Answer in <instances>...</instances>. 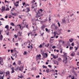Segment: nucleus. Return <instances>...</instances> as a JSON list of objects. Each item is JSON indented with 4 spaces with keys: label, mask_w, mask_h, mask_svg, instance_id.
Here are the masks:
<instances>
[{
    "label": "nucleus",
    "mask_w": 79,
    "mask_h": 79,
    "mask_svg": "<svg viewBox=\"0 0 79 79\" xmlns=\"http://www.w3.org/2000/svg\"><path fill=\"white\" fill-rule=\"evenodd\" d=\"M42 13L40 12L39 10L38 11V12H36V15L35 17L38 18L41 16H43V15L42 14Z\"/></svg>",
    "instance_id": "1"
},
{
    "label": "nucleus",
    "mask_w": 79,
    "mask_h": 79,
    "mask_svg": "<svg viewBox=\"0 0 79 79\" xmlns=\"http://www.w3.org/2000/svg\"><path fill=\"white\" fill-rule=\"evenodd\" d=\"M53 26H54V27H55V30H57V29H58V27L55 26V25L54 23H53L51 25V27H52V28H53Z\"/></svg>",
    "instance_id": "2"
},
{
    "label": "nucleus",
    "mask_w": 79,
    "mask_h": 79,
    "mask_svg": "<svg viewBox=\"0 0 79 79\" xmlns=\"http://www.w3.org/2000/svg\"><path fill=\"white\" fill-rule=\"evenodd\" d=\"M64 54V56L65 57V61H67V60H68V58H67L68 55H67V53H65V52H64L63 53Z\"/></svg>",
    "instance_id": "3"
},
{
    "label": "nucleus",
    "mask_w": 79,
    "mask_h": 79,
    "mask_svg": "<svg viewBox=\"0 0 79 79\" xmlns=\"http://www.w3.org/2000/svg\"><path fill=\"white\" fill-rule=\"evenodd\" d=\"M26 26V24H24V22H23V23L21 24V26L22 27V28H24L25 27V26Z\"/></svg>",
    "instance_id": "4"
},
{
    "label": "nucleus",
    "mask_w": 79,
    "mask_h": 79,
    "mask_svg": "<svg viewBox=\"0 0 79 79\" xmlns=\"http://www.w3.org/2000/svg\"><path fill=\"white\" fill-rule=\"evenodd\" d=\"M17 35L19 37H22V32H20V31H18L17 33Z\"/></svg>",
    "instance_id": "5"
},
{
    "label": "nucleus",
    "mask_w": 79,
    "mask_h": 79,
    "mask_svg": "<svg viewBox=\"0 0 79 79\" xmlns=\"http://www.w3.org/2000/svg\"><path fill=\"white\" fill-rule=\"evenodd\" d=\"M6 74L7 75H8V76H9V77H10H10H11L10 76V72L9 71H7V72H6Z\"/></svg>",
    "instance_id": "6"
},
{
    "label": "nucleus",
    "mask_w": 79,
    "mask_h": 79,
    "mask_svg": "<svg viewBox=\"0 0 79 79\" xmlns=\"http://www.w3.org/2000/svg\"><path fill=\"white\" fill-rule=\"evenodd\" d=\"M46 56V57H45V56ZM43 58H46V57H47L48 56V55L47 53H43Z\"/></svg>",
    "instance_id": "7"
},
{
    "label": "nucleus",
    "mask_w": 79,
    "mask_h": 79,
    "mask_svg": "<svg viewBox=\"0 0 79 79\" xmlns=\"http://www.w3.org/2000/svg\"><path fill=\"white\" fill-rule=\"evenodd\" d=\"M27 11L26 12V13H29L30 11V8H27L26 9Z\"/></svg>",
    "instance_id": "8"
},
{
    "label": "nucleus",
    "mask_w": 79,
    "mask_h": 79,
    "mask_svg": "<svg viewBox=\"0 0 79 79\" xmlns=\"http://www.w3.org/2000/svg\"><path fill=\"white\" fill-rule=\"evenodd\" d=\"M24 67L23 66H20L19 67V71H22V70H23V67Z\"/></svg>",
    "instance_id": "9"
},
{
    "label": "nucleus",
    "mask_w": 79,
    "mask_h": 79,
    "mask_svg": "<svg viewBox=\"0 0 79 79\" xmlns=\"http://www.w3.org/2000/svg\"><path fill=\"white\" fill-rule=\"evenodd\" d=\"M2 62H3V59H2V57H0V64H1L2 66H3V64H2Z\"/></svg>",
    "instance_id": "10"
},
{
    "label": "nucleus",
    "mask_w": 79,
    "mask_h": 79,
    "mask_svg": "<svg viewBox=\"0 0 79 79\" xmlns=\"http://www.w3.org/2000/svg\"><path fill=\"white\" fill-rule=\"evenodd\" d=\"M41 28V30H44V28H45V26H44V25H42Z\"/></svg>",
    "instance_id": "11"
},
{
    "label": "nucleus",
    "mask_w": 79,
    "mask_h": 79,
    "mask_svg": "<svg viewBox=\"0 0 79 79\" xmlns=\"http://www.w3.org/2000/svg\"><path fill=\"white\" fill-rule=\"evenodd\" d=\"M3 35H1L0 37V40H1V41H2V40H3Z\"/></svg>",
    "instance_id": "12"
},
{
    "label": "nucleus",
    "mask_w": 79,
    "mask_h": 79,
    "mask_svg": "<svg viewBox=\"0 0 79 79\" xmlns=\"http://www.w3.org/2000/svg\"><path fill=\"white\" fill-rule=\"evenodd\" d=\"M53 58H54V59H56V58H58V56H53Z\"/></svg>",
    "instance_id": "13"
},
{
    "label": "nucleus",
    "mask_w": 79,
    "mask_h": 79,
    "mask_svg": "<svg viewBox=\"0 0 79 79\" xmlns=\"http://www.w3.org/2000/svg\"><path fill=\"white\" fill-rule=\"evenodd\" d=\"M62 22L63 23H64V24L66 23V20L65 19H63L62 20Z\"/></svg>",
    "instance_id": "14"
},
{
    "label": "nucleus",
    "mask_w": 79,
    "mask_h": 79,
    "mask_svg": "<svg viewBox=\"0 0 79 79\" xmlns=\"http://www.w3.org/2000/svg\"><path fill=\"white\" fill-rule=\"evenodd\" d=\"M21 64V61L20 60L18 61V64L20 65Z\"/></svg>",
    "instance_id": "15"
},
{
    "label": "nucleus",
    "mask_w": 79,
    "mask_h": 79,
    "mask_svg": "<svg viewBox=\"0 0 79 79\" xmlns=\"http://www.w3.org/2000/svg\"><path fill=\"white\" fill-rule=\"evenodd\" d=\"M46 72L47 73H48L50 72V71H49V69H47L46 70Z\"/></svg>",
    "instance_id": "16"
},
{
    "label": "nucleus",
    "mask_w": 79,
    "mask_h": 79,
    "mask_svg": "<svg viewBox=\"0 0 79 79\" xmlns=\"http://www.w3.org/2000/svg\"><path fill=\"white\" fill-rule=\"evenodd\" d=\"M11 15H12V16H16V14L15 13L14 14L13 13V12H11Z\"/></svg>",
    "instance_id": "17"
},
{
    "label": "nucleus",
    "mask_w": 79,
    "mask_h": 79,
    "mask_svg": "<svg viewBox=\"0 0 79 79\" xmlns=\"http://www.w3.org/2000/svg\"><path fill=\"white\" fill-rule=\"evenodd\" d=\"M28 26H29V24H27L26 25H25V27H26V28H27V29H29V27H28Z\"/></svg>",
    "instance_id": "18"
},
{
    "label": "nucleus",
    "mask_w": 79,
    "mask_h": 79,
    "mask_svg": "<svg viewBox=\"0 0 79 79\" xmlns=\"http://www.w3.org/2000/svg\"><path fill=\"white\" fill-rule=\"evenodd\" d=\"M58 61H61V58H59L57 60Z\"/></svg>",
    "instance_id": "19"
},
{
    "label": "nucleus",
    "mask_w": 79,
    "mask_h": 79,
    "mask_svg": "<svg viewBox=\"0 0 79 79\" xmlns=\"http://www.w3.org/2000/svg\"><path fill=\"white\" fill-rule=\"evenodd\" d=\"M10 25L12 26H15V24H14V23H13V22H11L10 23Z\"/></svg>",
    "instance_id": "20"
},
{
    "label": "nucleus",
    "mask_w": 79,
    "mask_h": 79,
    "mask_svg": "<svg viewBox=\"0 0 79 79\" xmlns=\"http://www.w3.org/2000/svg\"><path fill=\"white\" fill-rule=\"evenodd\" d=\"M38 11H39L40 12L42 13L43 12V10L42 9H40V10H38Z\"/></svg>",
    "instance_id": "21"
},
{
    "label": "nucleus",
    "mask_w": 79,
    "mask_h": 79,
    "mask_svg": "<svg viewBox=\"0 0 79 79\" xmlns=\"http://www.w3.org/2000/svg\"><path fill=\"white\" fill-rule=\"evenodd\" d=\"M2 10H3L4 11H5V10H5V6H4L3 7V8H2Z\"/></svg>",
    "instance_id": "22"
},
{
    "label": "nucleus",
    "mask_w": 79,
    "mask_h": 79,
    "mask_svg": "<svg viewBox=\"0 0 79 79\" xmlns=\"http://www.w3.org/2000/svg\"><path fill=\"white\" fill-rule=\"evenodd\" d=\"M8 27H9V26L8 25H6L5 27V28H6L7 29H8Z\"/></svg>",
    "instance_id": "23"
},
{
    "label": "nucleus",
    "mask_w": 79,
    "mask_h": 79,
    "mask_svg": "<svg viewBox=\"0 0 79 79\" xmlns=\"http://www.w3.org/2000/svg\"><path fill=\"white\" fill-rule=\"evenodd\" d=\"M73 46H70L69 48L70 50H73Z\"/></svg>",
    "instance_id": "24"
},
{
    "label": "nucleus",
    "mask_w": 79,
    "mask_h": 79,
    "mask_svg": "<svg viewBox=\"0 0 79 79\" xmlns=\"http://www.w3.org/2000/svg\"><path fill=\"white\" fill-rule=\"evenodd\" d=\"M42 67H43V69H44V68H47V66H44V65H43L42 66Z\"/></svg>",
    "instance_id": "25"
},
{
    "label": "nucleus",
    "mask_w": 79,
    "mask_h": 79,
    "mask_svg": "<svg viewBox=\"0 0 79 79\" xmlns=\"http://www.w3.org/2000/svg\"><path fill=\"white\" fill-rule=\"evenodd\" d=\"M71 56H74V53H72Z\"/></svg>",
    "instance_id": "26"
},
{
    "label": "nucleus",
    "mask_w": 79,
    "mask_h": 79,
    "mask_svg": "<svg viewBox=\"0 0 79 79\" xmlns=\"http://www.w3.org/2000/svg\"><path fill=\"white\" fill-rule=\"evenodd\" d=\"M37 56L38 58H40L41 57V55L40 54H39V55H37Z\"/></svg>",
    "instance_id": "27"
},
{
    "label": "nucleus",
    "mask_w": 79,
    "mask_h": 79,
    "mask_svg": "<svg viewBox=\"0 0 79 79\" xmlns=\"http://www.w3.org/2000/svg\"><path fill=\"white\" fill-rule=\"evenodd\" d=\"M49 45H50V44H49V43H48L46 46L47 48H48V46H49Z\"/></svg>",
    "instance_id": "28"
},
{
    "label": "nucleus",
    "mask_w": 79,
    "mask_h": 79,
    "mask_svg": "<svg viewBox=\"0 0 79 79\" xmlns=\"http://www.w3.org/2000/svg\"><path fill=\"white\" fill-rule=\"evenodd\" d=\"M3 74V72H2V71L0 72V74H1V75H2Z\"/></svg>",
    "instance_id": "29"
},
{
    "label": "nucleus",
    "mask_w": 79,
    "mask_h": 79,
    "mask_svg": "<svg viewBox=\"0 0 79 79\" xmlns=\"http://www.w3.org/2000/svg\"><path fill=\"white\" fill-rule=\"evenodd\" d=\"M27 53L26 52L24 51V53H23V55H27Z\"/></svg>",
    "instance_id": "30"
},
{
    "label": "nucleus",
    "mask_w": 79,
    "mask_h": 79,
    "mask_svg": "<svg viewBox=\"0 0 79 79\" xmlns=\"http://www.w3.org/2000/svg\"><path fill=\"white\" fill-rule=\"evenodd\" d=\"M9 10H10V8H7L6 9V11H9Z\"/></svg>",
    "instance_id": "31"
},
{
    "label": "nucleus",
    "mask_w": 79,
    "mask_h": 79,
    "mask_svg": "<svg viewBox=\"0 0 79 79\" xmlns=\"http://www.w3.org/2000/svg\"><path fill=\"white\" fill-rule=\"evenodd\" d=\"M0 79H3V77H2L1 75L0 76Z\"/></svg>",
    "instance_id": "32"
},
{
    "label": "nucleus",
    "mask_w": 79,
    "mask_h": 79,
    "mask_svg": "<svg viewBox=\"0 0 79 79\" xmlns=\"http://www.w3.org/2000/svg\"><path fill=\"white\" fill-rule=\"evenodd\" d=\"M15 73V70H12L11 73Z\"/></svg>",
    "instance_id": "33"
},
{
    "label": "nucleus",
    "mask_w": 79,
    "mask_h": 79,
    "mask_svg": "<svg viewBox=\"0 0 79 79\" xmlns=\"http://www.w3.org/2000/svg\"><path fill=\"white\" fill-rule=\"evenodd\" d=\"M19 69V66H17V67L16 68V70H18Z\"/></svg>",
    "instance_id": "34"
},
{
    "label": "nucleus",
    "mask_w": 79,
    "mask_h": 79,
    "mask_svg": "<svg viewBox=\"0 0 79 79\" xmlns=\"http://www.w3.org/2000/svg\"><path fill=\"white\" fill-rule=\"evenodd\" d=\"M14 4L15 5V6H17V7L18 6V5H19L18 4H16V3H15V4Z\"/></svg>",
    "instance_id": "35"
},
{
    "label": "nucleus",
    "mask_w": 79,
    "mask_h": 79,
    "mask_svg": "<svg viewBox=\"0 0 79 79\" xmlns=\"http://www.w3.org/2000/svg\"><path fill=\"white\" fill-rule=\"evenodd\" d=\"M38 77H40V76L38 75L37 76H36V78H38Z\"/></svg>",
    "instance_id": "36"
},
{
    "label": "nucleus",
    "mask_w": 79,
    "mask_h": 79,
    "mask_svg": "<svg viewBox=\"0 0 79 79\" xmlns=\"http://www.w3.org/2000/svg\"><path fill=\"white\" fill-rule=\"evenodd\" d=\"M14 56L15 57H16L17 56V54L16 53H15V54L14 55Z\"/></svg>",
    "instance_id": "37"
},
{
    "label": "nucleus",
    "mask_w": 79,
    "mask_h": 79,
    "mask_svg": "<svg viewBox=\"0 0 79 79\" xmlns=\"http://www.w3.org/2000/svg\"><path fill=\"white\" fill-rule=\"evenodd\" d=\"M58 24L59 27H60V23L58 22Z\"/></svg>",
    "instance_id": "38"
},
{
    "label": "nucleus",
    "mask_w": 79,
    "mask_h": 79,
    "mask_svg": "<svg viewBox=\"0 0 79 79\" xmlns=\"http://www.w3.org/2000/svg\"><path fill=\"white\" fill-rule=\"evenodd\" d=\"M39 47H40V48H42V44H40Z\"/></svg>",
    "instance_id": "39"
},
{
    "label": "nucleus",
    "mask_w": 79,
    "mask_h": 79,
    "mask_svg": "<svg viewBox=\"0 0 79 79\" xmlns=\"http://www.w3.org/2000/svg\"><path fill=\"white\" fill-rule=\"evenodd\" d=\"M53 40H54V39H50V41L51 42V41H53Z\"/></svg>",
    "instance_id": "40"
},
{
    "label": "nucleus",
    "mask_w": 79,
    "mask_h": 79,
    "mask_svg": "<svg viewBox=\"0 0 79 79\" xmlns=\"http://www.w3.org/2000/svg\"><path fill=\"white\" fill-rule=\"evenodd\" d=\"M25 4H26V3L23 2V6H24V5H25Z\"/></svg>",
    "instance_id": "41"
},
{
    "label": "nucleus",
    "mask_w": 79,
    "mask_h": 79,
    "mask_svg": "<svg viewBox=\"0 0 79 79\" xmlns=\"http://www.w3.org/2000/svg\"><path fill=\"white\" fill-rule=\"evenodd\" d=\"M47 32L48 33H49V32H50V29H49L47 31Z\"/></svg>",
    "instance_id": "42"
},
{
    "label": "nucleus",
    "mask_w": 79,
    "mask_h": 79,
    "mask_svg": "<svg viewBox=\"0 0 79 79\" xmlns=\"http://www.w3.org/2000/svg\"><path fill=\"white\" fill-rule=\"evenodd\" d=\"M45 29V31H46V32H47V31L48 30V28H46Z\"/></svg>",
    "instance_id": "43"
},
{
    "label": "nucleus",
    "mask_w": 79,
    "mask_h": 79,
    "mask_svg": "<svg viewBox=\"0 0 79 79\" xmlns=\"http://www.w3.org/2000/svg\"><path fill=\"white\" fill-rule=\"evenodd\" d=\"M14 36H15V38H17L18 37V35H14Z\"/></svg>",
    "instance_id": "44"
},
{
    "label": "nucleus",
    "mask_w": 79,
    "mask_h": 79,
    "mask_svg": "<svg viewBox=\"0 0 79 79\" xmlns=\"http://www.w3.org/2000/svg\"><path fill=\"white\" fill-rule=\"evenodd\" d=\"M16 63L15 62H14L13 64V65H16Z\"/></svg>",
    "instance_id": "45"
},
{
    "label": "nucleus",
    "mask_w": 79,
    "mask_h": 79,
    "mask_svg": "<svg viewBox=\"0 0 79 79\" xmlns=\"http://www.w3.org/2000/svg\"><path fill=\"white\" fill-rule=\"evenodd\" d=\"M0 20H2V21H4V19L3 18H2L1 19H0Z\"/></svg>",
    "instance_id": "46"
},
{
    "label": "nucleus",
    "mask_w": 79,
    "mask_h": 79,
    "mask_svg": "<svg viewBox=\"0 0 79 79\" xmlns=\"http://www.w3.org/2000/svg\"><path fill=\"white\" fill-rule=\"evenodd\" d=\"M28 15L29 16H30V17L31 16V14L29 13H28Z\"/></svg>",
    "instance_id": "47"
},
{
    "label": "nucleus",
    "mask_w": 79,
    "mask_h": 79,
    "mask_svg": "<svg viewBox=\"0 0 79 79\" xmlns=\"http://www.w3.org/2000/svg\"><path fill=\"white\" fill-rule=\"evenodd\" d=\"M56 47H55V46H53L52 47V48H53V49L55 48Z\"/></svg>",
    "instance_id": "48"
},
{
    "label": "nucleus",
    "mask_w": 79,
    "mask_h": 79,
    "mask_svg": "<svg viewBox=\"0 0 79 79\" xmlns=\"http://www.w3.org/2000/svg\"><path fill=\"white\" fill-rule=\"evenodd\" d=\"M5 18L7 19L8 18V15H6V16L5 17Z\"/></svg>",
    "instance_id": "49"
},
{
    "label": "nucleus",
    "mask_w": 79,
    "mask_h": 79,
    "mask_svg": "<svg viewBox=\"0 0 79 79\" xmlns=\"http://www.w3.org/2000/svg\"><path fill=\"white\" fill-rule=\"evenodd\" d=\"M9 33H10V32H9V31H8L7 32V33H6L7 35H9Z\"/></svg>",
    "instance_id": "50"
},
{
    "label": "nucleus",
    "mask_w": 79,
    "mask_h": 79,
    "mask_svg": "<svg viewBox=\"0 0 79 79\" xmlns=\"http://www.w3.org/2000/svg\"><path fill=\"white\" fill-rule=\"evenodd\" d=\"M44 34V33H43L42 34H41V36H43V35Z\"/></svg>",
    "instance_id": "51"
},
{
    "label": "nucleus",
    "mask_w": 79,
    "mask_h": 79,
    "mask_svg": "<svg viewBox=\"0 0 79 79\" xmlns=\"http://www.w3.org/2000/svg\"><path fill=\"white\" fill-rule=\"evenodd\" d=\"M11 59L12 60H14V59L13 58V57L12 56H11Z\"/></svg>",
    "instance_id": "52"
},
{
    "label": "nucleus",
    "mask_w": 79,
    "mask_h": 79,
    "mask_svg": "<svg viewBox=\"0 0 79 79\" xmlns=\"http://www.w3.org/2000/svg\"><path fill=\"white\" fill-rule=\"evenodd\" d=\"M53 33L54 35H56V32H54Z\"/></svg>",
    "instance_id": "53"
},
{
    "label": "nucleus",
    "mask_w": 79,
    "mask_h": 79,
    "mask_svg": "<svg viewBox=\"0 0 79 79\" xmlns=\"http://www.w3.org/2000/svg\"><path fill=\"white\" fill-rule=\"evenodd\" d=\"M36 10H37V8H35L34 9V11H36Z\"/></svg>",
    "instance_id": "54"
},
{
    "label": "nucleus",
    "mask_w": 79,
    "mask_h": 79,
    "mask_svg": "<svg viewBox=\"0 0 79 79\" xmlns=\"http://www.w3.org/2000/svg\"><path fill=\"white\" fill-rule=\"evenodd\" d=\"M49 21H51V19H50V17H49L48 18Z\"/></svg>",
    "instance_id": "55"
},
{
    "label": "nucleus",
    "mask_w": 79,
    "mask_h": 79,
    "mask_svg": "<svg viewBox=\"0 0 79 79\" xmlns=\"http://www.w3.org/2000/svg\"><path fill=\"white\" fill-rule=\"evenodd\" d=\"M15 40V39H14V38H13L12 40V41H13V42H14Z\"/></svg>",
    "instance_id": "56"
},
{
    "label": "nucleus",
    "mask_w": 79,
    "mask_h": 79,
    "mask_svg": "<svg viewBox=\"0 0 79 79\" xmlns=\"http://www.w3.org/2000/svg\"><path fill=\"white\" fill-rule=\"evenodd\" d=\"M48 21V19H45V20L44 21V22H47Z\"/></svg>",
    "instance_id": "57"
},
{
    "label": "nucleus",
    "mask_w": 79,
    "mask_h": 79,
    "mask_svg": "<svg viewBox=\"0 0 79 79\" xmlns=\"http://www.w3.org/2000/svg\"><path fill=\"white\" fill-rule=\"evenodd\" d=\"M71 45L72 46H74V43H73L72 44H71Z\"/></svg>",
    "instance_id": "58"
},
{
    "label": "nucleus",
    "mask_w": 79,
    "mask_h": 79,
    "mask_svg": "<svg viewBox=\"0 0 79 79\" xmlns=\"http://www.w3.org/2000/svg\"><path fill=\"white\" fill-rule=\"evenodd\" d=\"M23 78V76H21L19 78H21V79H22V78Z\"/></svg>",
    "instance_id": "59"
},
{
    "label": "nucleus",
    "mask_w": 79,
    "mask_h": 79,
    "mask_svg": "<svg viewBox=\"0 0 79 79\" xmlns=\"http://www.w3.org/2000/svg\"><path fill=\"white\" fill-rule=\"evenodd\" d=\"M15 45H17V46H18V43H15Z\"/></svg>",
    "instance_id": "60"
},
{
    "label": "nucleus",
    "mask_w": 79,
    "mask_h": 79,
    "mask_svg": "<svg viewBox=\"0 0 79 79\" xmlns=\"http://www.w3.org/2000/svg\"><path fill=\"white\" fill-rule=\"evenodd\" d=\"M48 67H49V68H52V65H48Z\"/></svg>",
    "instance_id": "61"
},
{
    "label": "nucleus",
    "mask_w": 79,
    "mask_h": 79,
    "mask_svg": "<svg viewBox=\"0 0 79 79\" xmlns=\"http://www.w3.org/2000/svg\"><path fill=\"white\" fill-rule=\"evenodd\" d=\"M77 55H79V52L77 53Z\"/></svg>",
    "instance_id": "62"
},
{
    "label": "nucleus",
    "mask_w": 79,
    "mask_h": 79,
    "mask_svg": "<svg viewBox=\"0 0 79 79\" xmlns=\"http://www.w3.org/2000/svg\"><path fill=\"white\" fill-rule=\"evenodd\" d=\"M17 26H19L20 27L19 28L20 29H21V25H17Z\"/></svg>",
    "instance_id": "63"
},
{
    "label": "nucleus",
    "mask_w": 79,
    "mask_h": 79,
    "mask_svg": "<svg viewBox=\"0 0 79 79\" xmlns=\"http://www.w3.org/2000/svg\"><path fill=\"white\" fill-rule=\"evenodd\" d=\"M57 16H58L59 18H60V15H57Z\"/></svg>",
    "instance_id": "64"
}]
</instances>
